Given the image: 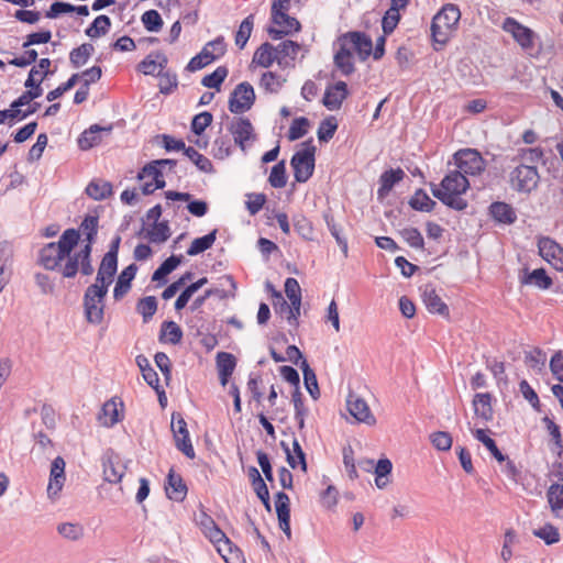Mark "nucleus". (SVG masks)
I'll list each match as a JSON object with an SVG mask.
<instances>
[{"label":"nucleus","instance_id":"f257e3e1","mask_svg":"<svg viewBox=\"0 0 563 563\" xmlns=\"http://www.w3.org/2000/svg\"><path fill=\"white\" fill-rule=\"evenodd\" d=\"M78 241L77 230L64 231L57 242L47 243L40 250L38 264L47 271L59 272L65 278L75 277L79 269L84 275H90L93 267L90 263L89 246L74 252Z\"/></svg>","mask_w":563,"mask_h":563},{"label":"nucleus","instance_id":"f03ea898","mask_svg":"<svg viewBox=\"0 0 563 563\" xmlns=\"http://www.w3.org/2000/svg\"><path fill=\"white\" fill-rule=\"evenodd\" d=\"M334 64L343 75L354 71V53L361 60H366L372 53V38L361 32H347L336 42Z\"/></svg>","mask_w":563,"mask_h":563},{"label":"nucleus","instance_id":"7ed1b4c3","mask_svg":"<svg viewBox=\"0 0 563 563\" xmlns=\"http://www.w3.org/2000/svg\"><path fill=\"white\" fill-rule=\"evenodd\" d=\"M468 187L470 183L463 174L451 172L439 186H432V194L445 206L461 211L467 207V202L462 196Z\"/></svg>","mask_w":563,"mask_h":563},{"label":"nucleus","instance_id":"20e7f679","mask_svg":"<svg viewBox=\"0 0 563 563\" xmlns=\"http://www.w3.org/2000/svg\"><path fill=\"white\" fill-rule=\"evenodd\" d=\"M112 282L113 277H101L98 272L96 282L87 288L84 306L88 322L99 324L102 321L104 310L103 300Z\"/></svg>","mask_w":563,"mask_h":563},{"label":"nucleus","instance_id":"39448f33","mask_svg":"<svg viewBox=\"0 0 563 563\" xmlns=\"http://www.w3.org/2000/svg\"><path fill=\"white\" fill-rule=\"evenodd\" d=\"M460 19V9L451 3L445 4L433 18L431 25L433 41L444 46L455 34Z\"/></svg>","mask_w":563,"mask_h":563},{"label":"nucleus","instance_id":"423d86ee","mask_svg":"<svg viewBox=\"0 0 563 563\" xmlns=\"http://www.w3.org/2000/svg\"><path fill=\"white\" fill-rule=\"evenodd\" d=\"M314 153L316 146L311 142H303L294 154L290 164L294 169V177L298 183H306L312 176Z\"/></svg>","mask_w":563,"mask_h":563},{"label":"nucleus","instance_id":"0eeeda50","mask_svg":"<svg viewBox=\"0 0 563 563\" xmlns=\"http://www.w3.org/2000/svg\"><path fill=\"white\" fill-rule=\"evenodd\" d=\"M170 164L168 159L155 161L145 166L139 174V179L142 184V191L144 195L154 192L156 189L165 186V178L163 168Z\"/></svg>","mask_w":563,"mask_h":563},{"label":"nucleus","instance_id":"6e6552de","mask_svg":"<svg viewBox=\"0 0 563 563\" xmlns=\"http://www.w3.org/2000/svg\"><path fill=\"white\" fill-rule=\"evenodd\" d=\"M539 179L538 169L529 165L517 166L509 176L512 189L526 194L533 191L538 187Z\"/></svg>","mask_w":563,"mask_h":563},{"label":"nucleus","instance_id":"1a4fd4ad","mask_svg":"<svg viewBox=\"0 0 563 563\" xmlns=\"http://www.w3.org/2000/svg\"><path fill=\"white\" fill-rule=\"evenodd\" d=\"M255 101L253 87L244 81L239 84L230 95L229 110L235 114H242L249 111Z\"/></svg>","mask_w":563,"mask_h":563},{"label":"nucleus","instance_id":"9d476101","mask_svg":"<svg viewBox=\"0 0 563 563\" xmlns=\"http://www.w3.org/2000/svg\"><path fill=\"white\" fill-rule=\"evenodd\" d=\"M285 294L290 303L286 302L284 313L291 325H297L301 310V288L297 279L289 277L285 280Z\"/></svg>","mask_w":563,"mask_h":563},{"label":"nucleus","instance_id":"9b49d317","mask_svg":"<svg viewBox=\"0 0 563 563\" xmlns=\"http://www.w3.org/2000/svg\"><path fill=\"white\" fill-rule=\"evenodd\" d=\"M124 411L125 407L123 400L114 396L102 405L97 420L103 428H113L124 419Z\"/></svg>","mask_w":563,"mask_h":563},{"label":"nucleus","instance_id":"f8f14e48","mask_svg":"<svg viewBox=\"0 0 563 563\" xmlns=\"http://www.w3.org/2000/svg\"><path fill=\"white\" fill-rule=\"evenodd\" d=\"M539 255L554 269L563 272V246L549 236H540L537 242Z\"/></svg>","mask_w":563,"mask_h":563},{"label":"nucleus","instance_id":"ddd939ff","mask_svg":"<svg viewBox=\"0 0 563 563\" xmlns=\"http://www.w3.org/2000/svg\"><path fill=\"white\" fill-rule=\"evenodd\" d=\"M170 428L176 448L181 451L188 459H194L196 454L189 438L187 423L180 413L172 415Z\"/></svg>","mask_w":563,"mask_h":563},{"label":"nucleus","instance_id":"4468645a","mask_svg":"<svg viewBox=\"0 0 563 563\" xmlns=\"http://www.w3.org/2000/svg\"><path fill=\"white\" fill-rule=\"evenodd\" d=\"M229 131L233 136L234 143L243 152L256 140L254 126L246 118H234L229 125Z\"/></svg>","mask_w":563,"mask_h":563},{"label":"nucleus","instance_id":"2eb2a0df","mask_svg":"<svg viewBox=\"0 0 563 563\" xmlns=\"http://www.w3.org/2000/svg\"><path fill=\"white\" fill-rule=\"evenodd\" d=\"M65 466L66 463L62 456L55 457L51 464L46 494L47 498L53 501H55L59 497L65 485Z\"/></svg>","mask_w":563,"mask_h":563},{"label":"nucleus","instance_id":"dca6fc26","mask_svg":"<svg viewBox=\"0 0 563 563\" xmlns=\"http://www.w3.org/2000/svg\"><path fill=\"white\" fill-rule=\"evenodd\" d=\"M454 159L461 174L478 175L485 169L484 159L475 150H462L454 155Z\"/></svg>","mask_w":563,"mask_h":563},{"label":"nucleus","instance_id":"f3484780","mask_svg":"<svg viewBox=\"0 0 563 563\" xmlns=\"http://www.w3.org/2000/svg\"><path fill=\"white\" fill-rule=\"evenodd\" d=\"M346 408L350 415L360 423L373 427L377 420L372 412L368 404L357 395H349L346 400Z\"/></svg>","mask_w":563,"mask_h":563},{"label":"nucleus","instance_id":"a211bd4d","mask_svg":"<svg viewBox=\"0 0 563 563\" xmlns=\"http://www.w3.org/2000/svg\"><path fill=\"white\" fill-rule=\"evenodd\" d=\"M503 30L509 33L523 49H528L533 46V32L529 27L517 22L515 19L507 18L503 23Z\"/></svg>","mask_w":563,"mask_h":563},{"label":"nucleus","instance_id":"6ab92c4d","mask_svg":"<svg viewBox=\"0 0 563 563\" xmlns=\"http://www.w3.org/2000/svg\"><path fill=\"white\" fill-rule=\"evenodd\" d=\"M276 26L268 29V34L274 40H279L284 35L297 32L300 29L299 22L287 14V12L275 13L272 16Z\"/></svg>","mask_w":563,"mask_h":563},{"label":"nucleus","instance_id":"aec40b11","mask_svg":"<svg viewBox=\"0 0 563 563\" xmlns=\"http://www.w3.org/2000/svg\"><path fill=\"white\" fill-rule=\"evenodd\" d=\"M349 96L347 86L344 81H336L333 85H329L324 91L322 103L330 110H339L343 101Z\"/></svg>","mask_w":563,"mask_h":563},{"label":"nucleus","instance_id":"412c9836","mask_svg":"<svg viewBox=\"0 0 563 563\" xmlns=\"http://www.w3.org/2000/svg\"><path fill=\"white\" fill-rule=\"evenodd\" d=\"M275 507L278 518L279 528L286 534L287 539L291 538L290 530V509H289V498L288 496L279 492L275 497Z\"/></svg>","mask_w":563,"mask_h":563},{"label":"nucleus","instance_id":"4be33fe9","mask_svg":"<svg viewBox=\"0 0 563 563\" xmlns=\"http://www.w3.org/2000/svg\"><path fill=\"white\" fill-rule=\"evenodd\" d=\"M474 415L483 422L493 420L494 410L492 405V395L489 393H478L474 396L473 401Z\"/></svg>","mask_w":563,"mask_h":563},{"label":"nucleus","instance_id":"5701e85b","mask_svg":"<svg viewBox=\"0 0 563 563\" xmlns=\"http://www.w3.org/2000/svg\"><path fill=\"white\" fill-rule=\"evenodd\" d=\"M120 244V238H117L110 250L104 254L101 264L99 266V275L101 277H114L118 268V250Z\"/></svg>","mask_w":563,"mask_h":563},{"label":"nucleus","instance_id":"b1692460","mask_svg":"<svg viewBox=\"0 0 563 563\" xmlns=\"http://www.w3.org/2000/svg\"><path fill=\"white\" fill-rule=\"evenodd\" d=\"M280 59L276 48L269 43H264L255 51L252 63L263 68H268L275 60L280 64Z\"/></svg>","mask_w":563,"mask_h":563},{"label":"nucleus","instance_id":"393cba45","mask_svg":"<svg viewBox=\"0 0 563 563\" xmlns=\"http://www.w3.org/2000/svg\"><path fill=\"white\" fill-rule=\"evenodd\" d=\"M422 301L427 310L442 317L449 316V308L433 288L426 287L422 294Z\"/></svg>","mask_w":563,"mask_h":563},{"label":"nucleus","instance_id":"a878e982","mask_svg":"<svg viewBox=\"0 0 563 563\" xmlns=\"http://www.w3.org/2000/svg\"><path fill=\"white\" fill-rule=\"evenodd\" d=\"M405 173L401 168L389 169L382 174L379 178V188L377 190L378 199L383 200L393 189L394 185L402 180Z\"/></svg>","mask_w":563,"mask_h":563},{"label":"nucleus","instance_id":"bb28decb","mask_svg":"<svg viewBox=\"0 0 563 563\" xmlns=\"http://www.w3.org/2000/svg\"><path fill=\"white\" fill-rule=\"evenodd\" d=\"M221 285L223 287L229 286L231 288V292L228 294L224 289L210 288L205 291L203 296L195 299V301L192 302L191 309L196 310V309L200 308L203 305V302L206 301V299L211 296H218L220 298H225L230 295H233L234 290L236 289L235 282H234L233 277L230 275H225L221 278Z\"/></svg>","mask_w":563,"mask_h":563},{"label":"nucleus","instance_id":"cd10ccee","mask_svg":"<svg viewBox=\"0 0 563 563\" xmlns=\"http://www.w3.org/2000/svg\"><path fill=\"white\" fill-rule=\"evenodd\" d=\"M166 494L169 499L181 501L187 494V487L180 477L173 470L169 471L166 484Z\"/></svg>","mask_w":563,"mask_h":563},{"label":"nucleus","instance_id":"c85d7f7f","mask_svg":"<svg viewBox=\"0 0 563 563\" xmlns=\"http://www.w3.org/2000/svg\"><path fill=\"white\" fill-rule=\"evenodd\" d=\"M136 271L137 267L134 264H131L121 272L113 289L114 299L119 300L123 298L130 290L131 283L135 277Z\"/></svg>","mask_w":563,"mask_h":563},{"label":"nucleus","instance_id":"c756f323","mask_svg":"<svg viewBox=\"0 0 563 563\" xmlns=\"http://www.w3.org/2000/svg\"><path fill=\"white\" fill-rule=\"evenodd\" d=\"M523 285L534 286L539 289L545 290L552 286V279L547 274L544 268H537L532 272H526L521 278Z\"/></svg>","mask_w":563,"mask_h":563},{"label":"nucleus","instance_id":"7c9ffc66","mask_svg":"<svg viewBox=\"0 0 563 563\" xmlns=\"http://www.w3.org/2000/svg\"><path fill=\"white\" fill-rule=\"evenodd\" d=\"M489 214L496 222L503 224H511L517 218L516 212L508 203L499 201L490 205Z\"/></svg>","mask_w":563,"mask_h":563},{"label":"nucleus","instance_id":"2f4dec72","mask_svg":"<svg viewBox=\"0 0 563 563\" xmlns=\"http://www.w3.org/2000/svg\"><path fill=\"white\" fill-rule=\"evenodd\" d=\"M472 434L474 438L484 444V446L490 452V454L499 462L503 463L507 459L506 456L499 451V449L496 445V442L494 439L489 435V430L487 429H472Z\"/></svg>","mask_w":563,"mask_h":563},{"label":"nucleus","instance_id":"473e14b6","mask_svg":"<svg viewBox=\"0 0 563 563\" xmlns=\"http://www.w3.org/2000/svg\"><path fill=\"white\" fill-rule=\"evenodd\" d=\"M125 474V465L119 459H108L103 464L104 479L112 484L121 482Z\"/></svg>","mask_w":563,"mask_h":563},{"label":"nucleus","instance_id":"72a5a7b5","mask_svg":"<svg viewBox=\"0 0 563 563\" xmlns=\"http://www.w3.org/2000/svg\"><path fill=\"white\" fill-rule=\"evenodd\" d=\"M282 445L285 448V452L287 455V462L292 467H300L302 472L307 471V463L305 453L298 442L297 439L292 440L291 448L285 446L284 443Z\"/></svg>","mask_w":563,"mask_h":563},{"label":"nucleus","instance_id":"f704fd0d","mask_svg":"<svg viewBox=\"0 0 563 563\" xmlns=\"http://www.w3.org/2000/svg\"><path fill=\"white\" fill-rule=\"evenodd\" d=\"M217 552L225 563H244L241 550L229 539L216 547Z\"/></svg>","mask_w":563,"mask_h":563},{"label":"nucleus","instance_id":"c9c22d12","mask_svg":"<svg viewBox=\"0 0 563 563\" xmlns=\"http://www.w3.org/2000/svg\"><path fill=\"white\" fill-rule=\"evenodd\" d=\"M393 470V464L388 459H379L375 465V485L378 489H385L389 483V475Z\"/></svg>","mask_w":563,"mask_h":563},{"label":"nucleus","instance_id":"e433bc0d","mask_svg":"<svg viewBox=\"0 0 563 563\" xmlns=\"http://www.w3.org/2000/svg\"><path fill=\"white\" fill-rule=\"evenodd\" d=\"M300 368L303 374V383L307 391L309 393L313 400L319 399L320 389L314 371L309 366L306 360H302V362H300Z\"/></svg>","mask_w":563,"mask_h":563},{"label":"nucleus","instance_id":"4c0bfd02","mask_svg":"<svg viewBox=\"0 0 563 563\" xmlns=\"http://www.w3.org/2000/svg\"><path fill=\"white\" fill-rule=\"evenodd\" d=\"M548 501L555 517H563V485L552 484L548 490Z\"/></svg>","mask_w":563,"mask_h":563},{"label":"nucleus","instance_id":"58836bf2","mask_svg":"<svg viewBox=\"0 0 563 563\" xmlns=\"http://www.w3.org/2000/svg\"><path fill=\"white\" fill-rule=\"evenodd\" d=\"M169 236L170 230L166 221L154 222L145 232V238L152 243H164Z\"/></svg>","mask_w":563,"mask_h":563},{"label":"nucleus","instance_id":"ea45409f","mask_svg":"<svg viewBox=\"0 0 563 563\" xmlns=\"http://www.w3.org/2000/svg\"><path fill=\"white\" fill-rule=\"evenodd\" d=\"M112 192L110 183L101 179L92 180L86 187V194L93 200H103Z\"/></svg>","mask_w":563,"mask_h":563},{"label":"nucleus","instance_id":"a19ab883","mask_svg":"<svg viewBox=\"0 0 563 563\" xmlns=\"http://www.w3.org/2000/svg\"><path fill=\"white\" fill-rule=\"evenodd\" d=\"M183 339V330L174 321H166L162 324L161 341L170 344H178Z\"/></svg>","mask_w":563,"mask_h":563},{"label":"nucleus","instance_id":"79ce46f5","mask_svg":"<svg viewBox=\"0 0 563 563\" xmlns=\"http://www.w3.org/2000/svg\"><path fill=\"white\" fill-rule=\"evenodd\" d=\"M136 364L143 375V378L145 382L153 387L155 390H158L159 388V379L157 376V373L153 369V367L150 364V361L143 356L139 355L136 357Z\"/></svg>","mask_w":563,"mask_h":563},{"label":"nucleus","instance_id":"37998d69","mask_svg":"<svg viewBox=\"0 0 563 563\" xmlns=\"http://www.w3.org/2000/svg\"><path fill=\"white\" fill-rule=\"evenodd\" d=\"M104 129L92 125L86 130L78 139V145L81 150L87 151L101 142V131Z\"/></svg>","mask_w":563,"mask_h":563},{"label":"nucleus","instance_id":"c03bdc74","mask_svg":"<svg viewBox=\"0 0 563 563\" xmlns=\"http://www.w3.org/2000/svg\"><path fill=\"white\" fill-rule=\"evenodd\" d=\"M216 234L217 230H213L209 234L195 239L187 250V254L189 256H195L210 249L216 241Z\"/></svg>","mask_w":563,"mask_h":563},{"label":"nucleus","instance_id":"a18cd8bd","mask_svg":"<svg viewBox=\"0 0 563 563\" xmlns=\"http://www.w3.org/2000/svg\"><path fill=\"white\" fill-rule=\"evenodd\" d=\"M111 26V21L108 15L97 16L92 24L86 30V35L90 38H97L106 35Z\"/></svg>","mask_w":563,"mask_h":563},{"label":"nucleus","instance_id":"49530a36","mask_svg":"<svg viewBox=\"0 0 563 563\" xmlns=\"http://www.w3.org/2000/svg\"><path fill=\"white\" fill-rule=\"evenodd\" d=\"M429 440L433 448L441 452L450 451L453 444V439L451 434L445 431H434L430 433Z\"/></svg>","mask_w":563,"mask_h":563},{"label":"nucleus","instance_id":"de8ad7c7","mask_svg":"<svg viewBox=\"0 0 563 563\" xmlns=\"http://www.w3.org/2000/svg\"><path fill=\"white\" fill-rule=\"evenodd\" d=\"M141 21L147 32L157 33L163 27V19L156 10L145 11Z\"/></svg>","mask_w":563,"mask_h":563},{"label":"nucleus","instance_id":"09e8293b","mask_svg":"<svg viewBox=\"0 0 563 563\" xmlns=\"http://www.w3.org/2000/svg\"><path fill=\"white\" fill-rule=\"evenodd\" d=\"M57 532L65 539L77 541L84 537V528L78 523L63 522L57 526Z\"/></svg>","mask_w":563,"mask_h":563},{"label":"nucleus","instance_id":"8fccbe9b","mask_svg":"<svg viewBox=\"0 0 563 563\" xmlns=\"http://www.w3.org/2000/svg\"><path fill=\"white\" fill-rule=\"evenodd\" d=\"M415 210L431 211L435 202L423 190H417L409 201Z\"/></svg>","mask_w":563,"mask_h":563},{"label":"nucleus","instance_id":"3c124183","mask_svg":"<svg viewBox=\"0 0 563 563\" xmlns=\"http://www.w3.org/2000/svg\"><path fill=\"white\" fill-rule=\"evenodd\" d=\"M181 263V256H170L165 260L162 265L154 272L152 279L162 280L173 271H175Z\"/></svg>","mask_w":563,"mask_h":563},{"label":"nucleus","instance_id":"603ef678","mask_svg":"<svg viewBox=\"0 0 563 563\" xmlns=\"http://www.w3.org/2000/svg\"><path fill=\"white\" fill-rule=\"evenodd\" d=\"M166 64V58L161 57V60L153 58L152 56H147L139 64V70L144 75H156L159 74Z\"/></svg>","mask_w":563,"mask_h":563},{"label":"nucleus","instance_id":"864d4df0","mask_svg":"<svg viewBox=\"0 0 563 563\" xmlns=\"http://www.w3.org/2000/svg\"><path fill=\"white\" fill-rule=\"evenodd\" d=\"M268 181L272 187L274 188H283L287 184V177H286V166L285 162L282 161L273 166Z\"/></svg>","mask_w":563,"mask_h":563},{"label":"nucleus","instance_id":"5fc2aeb1","mask_svg":"<svg viewBox=\"0 0 563 563\" xmlns=\"http://www.w3.org/2000/svg\"><path fill=\"white\" fill-rule=\"evenodd\" d=\"M35 108H29L27 110L15 109L12 104L9 109L0 111V124L5 122H13L15 120H22L26 118L29 114L35 112Z\"/></svg>","mask_w":563,"mask_h":563},{"label":"nucleus","instance_id":"6e6d98bb","mask_svg":"<svg viewBox=\"0 0 563 563\" xmlns=\"http://www.w3.org/2000/svg\"><path fill=\"white\" fill-rule=\"evenodd\" d=\"M284 80L272 71L264 73L260 80V87L264 89L266 92L273 93L277 92L282 86Z\"/></svg>","mask_w":563,"mask_h":563},{"label":"nucleus","instance_id":"4d7b16f0","mask_svg":"<svg viewBox=\"0 0 563 563\" xmlns=\"http://www.w3.org/2000/svg\"><path fill=\"white\" fill-rule=\"evenodd\" d=\"M185 155L201 170L205 173H211L212 172V163L211 161L203 156L202 154L198 153L192 147L185 148Z\"/></svg>","mask_w":563,"mask_h":563},{"label":"nucleus","instance_id":"13d9d810","mask_svg":"<svg viewBox=\"0 0 563 563\" xmlns=\"http://www.w3.org/2000/svg\"><path fill=\"white\" fill-rule=\"evenodd\" d=\"M252 30H253V15H249L247 18H245L242 21V23L240 24V27L236 32V35H235V44L240 48H243L246 45V43L251 36Z\"/></svg>","mask_w":563,"mask_h":563},{"label":"nucleus","instance_id":"bf43d9fd","mask_svg":"<svg viewBox=\"0 0 563 563\" xmlns=\"http://www.w3.org/2000/svg\"><path fill=\"white\" fill-rule=\"evenodd\" d=\"M228 76V69L225 67H218L213 73L202 78V85L207 88H214L220 90L221 84Z\"/></svg>","mask_w":563,"mask_h":563},{"label":"nucleus","instance_id":"052dcab7","mask_svg":"<svg viewBox=\"0 0 563 563\" xmlns=\"http://www.w3.org/2000/svg\"><path fill=\"white\" fill-rule=\"evenodd\" d=\"M338 129V122L334 117L324 119L318 128V139L323 142L331 140Z\"/></svg>","mask_w":563,"mask_h":563},{"label":"nucleus","instance_id":"680f3d73","mask_svg":"<svg viewBox=\"0 0 563 563\" xmlns=\"http://www.w3.org/2000/svg\"><path fill=\"white\" fill-rule=\"evenodd\" d=\"M533 534L543 540L549 545L558 543L560 541L559 530L554 526L549 523L534 530Z\"/></svg>","mask_w":563,"mask_h":563},{"label":"nucleus","instance_id":"e2e57ef3","mask_svg":"<svg viewBox=\"0 0 563 563\" xmlns=\"http://www.w3.org/2000/svg\"><path fill=\"white\" fill-rule=\"evenodd\" d=\"M93 52V47L90 44H82L79 47L75 48L70 53V62L76 66H82L87 63L90 55Z\"/></svg>","mask_w":563,"mask_h":563},{"label":"nucleus","instance_id":"0e129e2a","mask_svg":"<svg viewBox=\"0 0 563 563\" xmlns=\"http://www.w3.org/2000/svg\"><path fill=\"white\" fill-rule=\"evenodd\" d=\"M235 358L232 354L220 352L217 355V368L219 373H224V375H232L235 368Z\"/></svg>","mask_w":563,"mask_h":563},{"label":"nucleus","instance_id":"69168bd1","mask_svg":"<svg viewBox=\"0 0 563 563\" xmlns=\"http://www.w3.org/2000/svg\"><path fill=\"white\" fill-rule=\"evenodd\" d=\"M400 235L411 247L423 249V238L416 228H405L400 231Z\"/></svg>","mask_w":563,"mask_h":563},{"label":"nucleus","instance_id":"338daca9","mask_svg":"<svg viewBox=\"0 0 563 563\" xmlns=\"http://www.w3.org/2000/svg\"><path fill=\"white\" fill-rule=\"evenodd\" d=\"M309 128V121L306 118H297L292 121L289 131L288 139L290 141L298 140L307 134Z\"/></svg>","mask_w":563,"mask_h":563},{"label":"nucleus","instance_id":"774afa93","mask_svg":"<svg viewBox=\"0 0 563 563\" xmlns=\"http://www.w3.org/2000/svg\"><path fill=\"white\" fill-rule=\"evenodd\" d=\"M212 114L210 112H201L194 117L191 122V131L199 137L203 131L211 124Z\"/></svg>","mask_w":563,"mask_h":563}]
</instances>
